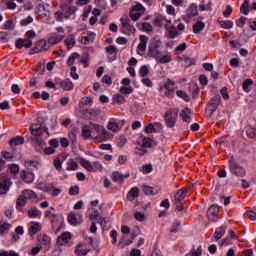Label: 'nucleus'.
I'll return each mask as SVG.
<instances>
[{"label": "nucleus", "mask_w": 256, "mask_h": 256, "mask_svg": "<svg viewBox=\"0 0 256 256\" xmlns=\"http://www.w3.org/2000/svg\"><path fill=\"white\" fill-rule=\"evenodd\" d=\"M58 11L54 13V19L58 22L73 21L77 17V7L73 5V0H64Z\"/></svg>", "instance_id": "f257e3e1"}, {"label": "nucleus", "mask_w": 256, "mask_h": 256, "mask_svg": "<svg viewBox=\"0 0 256 256\" xmlns=\"http://www.w3.org/2000/svg\"><path fill=\"white\" fill-rule=\"evenodd\" d=\"M30 133L32 137H41L43 133L49 135V128L45 126V118L38 116L35 122L30 125Z\"/></svg>", "instance_id": "f03ea898"}, {"label": "nucleus", "mask_w": 256, "mask_h": 256, "mask_svg": "<svg viewBox=\"0 0 256 256\" xmlns=\"http://www.w3.org/2000/svg\"><path fill=\"white\" fill-rule=\"evenodd\" d=\"M179 120V108H169L164 114V121L168 129H173Z\"/></svg>", "instance_id": "7ed1b4c3"}, {"label": "nucleus", "mask_w": 256, "mask_h": 256, "mask_svg": "<svg viewBox=\"0 0 256 256\" xmlns=\"http://www.w3.org/2000/svg\"><path fill=\"white\" fill-rule=\"evenodd\" d=\"M219 105H221V95L216 94L207 103L206 115L208 119L213 117L215 111L219 108Z\"/></svg>", "instance_id": "20e7f679"}, {"label": "nucleus", "mask_w": 256, "mask_h": 256, "mask_svg": "<svg viewBox=\"0 0 256 256\" xmlns=\"http://www.w3.org/2000/svg\"><path fill=\"white\" fill-rule=\"evenodd\" d=\"M161 47V40L152 39L150 40L149 46H148V57H152V59H155L156 61H159V57H161V51H159V48Z\"/></svg>", "instance_id": "39448f33"}, {"label": "nucleus", "mask_w": 256, "mask_h": 256, "mask_svg": "<svg viewBox=\"0 0 256 256\" xmlns=\"http://www.w3.org/2000/svg\"><path fill=\"white\" fill-rule=\"evenodd\" d=\"M228 168H229L231 175H235V177H243L246 174L245 168H243V166L237 164L233 157H231L228 160Z\"/></svg>", "instance_id": "423d86ee"}, {"label": "nucleus", "mask_w": 256, "mask_h": 256, "mask_svg": "<svg viewBox=\"0 0 256 256\" xmlns=\"http://www.w3.org/2000/svg\"><path fill=\"white\" fill-rule=\"evenodd\" d=\"M160 91L163 92L164 97H173L175 93V81L168 78L163 86L160 87Z\"/></svg>", "instance_id": "0eeeda50"}, {"label": "nucleus", "mask_w": 256, "mask_h": 256, "mask_svg": "<svg viewBox=\"0 0 256 256\" xmlns=\"http://www.w3.org/2000/svg\"><path fill=\"white\" fill-rule=\"evenodd\" d=\"M29 141L31 142L34 150L37 151V153H43V151H45V146H47V143L43 140L41 136H30Z\"/></svg>", "instance_id": "6e6552de"}, {"label": "nucleus", "mask_w": 256, "mask_h": 256, "mask_svg": "<svg viewBox=\"0 0 256 256\" xmlns=\"http://www.w3.org/2000/svg\"><path fill=\"white\" fill-rule=\"evenodd\" d=\"M54 82L62 91H73L75 85L73 84V81L71 79L66 78V79H61L59 77L54 78Z\"/></svg>", "instance_id": "1a4fd4ad"}, {"label": "nucleus", "mask_w": 256, "mask_h": 256, "mask_svg": "<svg viewBox=\"0 0 256 256\" xmlns=\"http://www.w3.org/2000/svg\"><path fill=\"white\" fill-rule=\"evenodd\" d=\"M51 45L47 43V40L41 39L38 40L34 47L30 49L29 55H35V53H41V51H48L50 49Z\"/></svg>", "instance_id": "9d476101"}, {"label": "nucleus", "mask_w": 256, "mask_h": 256, "mask_svg": "<svg viewBox=\"0 0 256 256\" xmlns=\"http://www.w3.org/2000/svg\"><path fill=\"white\" fill-rule=\"evenodd\" d=\"M120 22L122 25V33L124 35H135V26L131 25V20L129 18H120Z\"/></svg>", "instance_id": "9b49d317"}, {"label": "nucleus", "mask_w": 256, "mask_h": 256, "mask_svg": "<svg viewBox=\"0 0 256 256\" xmlns=\"http://www.w3.org/2000/svg\"><path fill=\"white\" fill-rule=\"evenodd\" d=\"M11 185H13V182H11V179L9 177H1L0 179V197L1 195H7L9 193V189H11Z\"/></svg>", "instance_id": "f8f14e48"}, {"label": "nucleus", "mask_w": 256, "mask_h": 256, "mask_svg": "<svg viewBox=\"0 0 256 256\" xmlns=\"http://www.w3.org/2000/svg\"><path fill=\"white\" fill-rule=\"evenodd\" d=\"M207 217L209 221L217 223L219 221V205L212 204L207 211Z\"/></svg>", "instance_id": "ddd939ff"}, {"label": "nucleus", "mask_w": 256, "mask_h": 256, "mask_svg": "<svg viewBox=\"0 0 256 256\" xmlns=\"http://www.w3.org/2000/svg\"><path fill=\"white\" fill-rule=\"evenodd\" d=\"M140 43L137 46V54L144 55L147 51V44L149 43V38L146 35L141 34L139 36Z\"/></svg>", "instance_id": "4468645a"}, {"label": "nucleus", "mask_w": 256, "mask_h": 256, "mask_svg": "<svg viewBox=\"0 0 256 256\" xmlns=\"http://www.w3.org/2000/svg\"><path fill=\"white\" fill-rule=\"evenodd\" d=\"M129 177H131V174L129 172H127L126 174H121V172L119 171H114L112 172V176L111 179L113 181V183H123V181H125V179H129Z\"/></svg>", "instance_id": "2eb2a0df"}, {"label": "nucleus", "mask_w": 256, "mask_h": 256, "mask_svg": "<svg viewBox=\"0 0 256 256\" xmlns=\"http://www.w3.org/2000/svg\"><path fill=\"white\" fill-rule=\"evenodd\" d=\"M15 47L16 49H23V47H25V49H31V47H33V40L18 38L15 42Z\"/></svg>", "instance_id": "dca6fc26"}, {"label": "nucleus", "mask_w": 256, "mask_h": 256, "mask_svg": "<svg viewBox=\"0 0 256 256\" xmlns=\"http://www.w3.org/2000/svg\"><path fill=\"white\" fill-rule=\"evenodd\" d=\"M191 189H193V186H187V187L181 188L175 194L174 199H176L178 201H183V199H185V197H187V193H189V191H191Z\"/></svg>", "instance_id": "f3484780"}, {"label": "nucleus", "mask_w": 256, "mask_h": 256, "mask_svg": "<svg viewBox=\"0 0 256 256\" xmlns=\"http://www.w3.org/2000/svg\"><path fill=\"white\" fill-rule=\"evenodd\" d=\"M164 27L168 33L169 39H176V37L179 36V31H177V27L174 25L165 24Z\"/></svg>", "instance_id": "a211bd4d"}, {"label": "nucleus", "mask_w": 256, "mask_h": 256, "mask_svg": "<svg viewBox=\"0 0 256 256\" xmlns=\"http://www.w3.org/2000/svg\"><path fill=\"white\" fill-rule=\"evenodd\" d=\"M52 228L53 229H60L61 223H63V215L55 214L51 218Z\"/></svg>", "instance_id": "6ab92c4d"}, {"label": "nucleus", "mask_w": 256, "mask_h": 256, "mask_svg": "<svg viewBox=\"0 0 256 256\" xmlns=\"http://www.w3.org/2000/svg\"><path fill=\"white\" fill-rule=\"evenodd\" d=\"M180 117L184 123H191L193 121V118H191V109L187 107L181 111Z\"/></svg>", "instance_id": "aec40b11"}, {"label": "nucleus", "mask_w": 256, "mask_h": 256, "mask_svg": "<svg viewBox=\"0 0 256 256\" xmlns=\"http://www.w3.org/2000/svg\"><path fill=\"white\" fill-rule=\"evenodd\" d=\"M41 231V223L39 222H32L29 225L28 233L30 237H33V235H36V233H39Z\"/></svg>", "instance_id": "412c9836"}, {"label": "nucleus", "mask_w": 256, "mask_h": 256, "mask_svg": "<svg viewBox=\"0 0 256 256\" xmlns=\"http://www.w3.org/2000/svg\"><path fill=\"white\" fill-rule=\"evenodd\" d=\"M64 43H65L68 51L70 49H73V47H75V44L77 43V41L75 40V35H73V34L68 35L66 37V39L64 40Z\"/></svg>", "instance_id": "4be33fe9"}, {"label": "nucleus", "mask_w": 256, "mask_h": 256, "mask_svg": "<svg viewBox=\"0 0 256 256\" xmlns=\"http://www.w3.org/2000/svg\"><path fill=\"white\" fill-rule=\"evenodd\" d=\"M144 195H157L159 193V188H155L149 185H142Z\"/></svg>", "instance_id": "5701e85b"}, {"label": "nucleus", "mask_w": 256, "mask_h": 256, "mask_svg": "<svg viewBox=\"0 0 256 256\" xmlns=\"http://www.w3.org/2000/svg\"><path fill=\"white\" fill-rule=\"evenodd\" d=\"M188 17H197L199 15V9L197 4L192 3L186 11Z\"/></svg>", "instance_id": "b1692460"}, {"label": "nucleus", "mask_w": 256, "mask_h": 256, "mask_svg": "<svg viewBox=\"0 0 256 256\" xmlns=\"http://www.w3.org/2000/svg\"><path fill=\"white\" fill-rule=\"evenodd\" d=\"M38 241L40 245H44L45 249H49V245H51V238L46 234L40 235L38 237Z\"/></svg>", "instance_id": "393cba45"}, {"label": "nucleus", "mask_w": 256, "mask_h": 256, "mask_svg": "<svg viewBox=\"0 0 256 256\" xmlns=\"http://www.w3.org/2000/svg\"><path fill=\"white\" fill-rule=\"evenodd\" d=\"M192 29H193V33L197 35L201 33L203 29H205V23L201 20H198L195 24H193Z\"/></svg>", "instance_id": "a878e982"}, {"label": "nucleus", "mask_w": 256, "mask_h": 256, "mask_svg": "<svg viewBox=\"0 0 256 256\" xmlns=\"http://www.w3.org/2000/svg\"><path fill=\"white\" fill-rule=\"evenodd\" d=\"M225 229H227L226 226H220V227L216 228V230L213 234L215 241H219V239H221V237H223V235H225Z\"/></svg>", "instance_id": "bb28decb"}, {"label": "nucleus", "mask_w": 256, "mask_h": 256, "mask_svg": "<svg viewBox=\"0 0 256 256\" xmlns=\"http://www.w3.org/2000/svg\"><path fill=\"white\" fill-rule=\"evenodd\" d=\"M23 143H25V138L21 135H18L16 137H12L9 140V145L19 146V145H23Z\"/></svg>", "instance_id": "cd10ccee"}, {"label": "nucleus", "mask_w": 256, "mask_h": 256, "mask_svg": "<svg viewBox=\"0 0 256 256\" xmlns=\"http://www.w3.org/2000/svg\"><path fill=\"white\" fill-rule=\"evenodd\" d=\"M80 165L83 166L84 169H86V171H89L90 173H92L94 171L93 163H91V161H89L85 158H80Z\"/></svg>", "instance_id": "c85d7f7f"}, {"label": "nucleus", "mask_w": 256, "mask_h": 256, "mask_svg": "<svg viewBox=\"0 0 256 256\" xmlns=\"http://www.w3.org/2000/svg\"><path fill=\"white\" fill-rule=\"evenodd\" d=\"M61 41H63V36L61 34H56L48 38L49 45H57V43H61Z\"/></svg>", "instance_id": "c756f323"}, {"label": "nucleus", "mask_w": 256, "mask_h": 256, "mask_svg": "<svg viewBox=\"0 0 256 256\" xmlns=\"http://www.w3.org/2000/svg\"><path fill=\"white\" fill-rule=\"evenodd\" d=\"M87 215H88L90 221H95V219H97V217H99V210H97L93 207H90L87 210Z\"/></svg>", "instance_id": "7c9ffc66"}, {"label": "nucleus", "mask_w": 256, "mask_h": 256, "mask_svg": "<svg viewBox=\"0 0 256 256\" xmlns=\"http://www.w3.org/2000/svg\"><path fill=\"white\" fill-rule=\"evenodd\" d=\"M154 145H157V143H155L153 141V139L149 138V137H144L142 139V147H145V148H153Z\"/></svg>", "instance_id": "2f4dec72"}, {"label": "nucleus", "mask_w": 256, "mask_h": 256, "mask_svg": "<svg viewBox=\"0 0 256 256\" xmlns=\"http://www.w3.org/2000/svg\"><path fill=\"white\" fill-rule=\"evenodd\" d=\"M41 215H43V212H41V210L37 208H32L28 210V217H30L31 219H36V217H41Z\"/></svg>", "instance_id": "473e14b6"}, {"label": "nucleus", "mask_w": 256, "mask_h": 256, "mask_svg": "<svg viewBox=\"0 0 256 256\" xmlns=\"http://www.w3.org/2000/svg\"><path fill=\"white\" fill-rule=\"evenodd\" d=\"M22 196L27 201V199H37V194L33 190H24Z\"/></svg>", "instance_id": "72a5a7b5"}, {"label": "nucleus", "mask_w": 256, "mask_h": 256, "mask_svg": "<svg viewBox=\"0 0 256 256\" xmlns=\"http://www.w3.org/2000/svg\"><path fill=\"white\" fill-rule=\"evenodd\" d=\"M176 95L177 97H179V99H183V101H186V103H189V101H191V97H189V94H187V92L183 90H177Z\"/></svg>", "instance_id": "f704fd0d"}, {"label": "nucleus", "mask_w": 256, "mask_h": 256, "mask_svg": "<svg viewBox=\"0 0 256 256\" xmlns=\"http://www.w3.org/2000/svg\"><path fill=\"white\" fill-rule=\"evenodd\" d=\"M75 59H79V53L73 52L67 59L66 65L68 67H73V64L75 63Z\"/></svg>", "instance_id": "c9c22d12"}, {"label": "nucleus", "mask_w": 256, "mask_h": 256, "mask_svg": "<svg viewBox=\"0 0 256 256\" xmlns=\"http://www.w3.org/2000/svg\"><path fill=\"white\" fill-rule=\"evenodd\" d=\"M79 169V165L75 162V160L70 159L67 162L66 171H77Z\"/></svg>", "instance_id": "e433bc0d"}, {"label": "nucleus", "mask_w": 256, "mask_h": 256, "mask_svg": "<svg viewBox=\"0 0 256 256\" xmlns=\"http://www.w3.org/2000/svg\"><path fill=\"white\" fill-rule=\"evenodd\" d=\"M251 85H253V80L248 78L246 80H244V82L242 83V89L245 93H249V91H251Z\"/></svg>", "instance_id": "4c0bfd02"}, {"label": "nucleus", "mask_w": 256, "mask_h": 256, "mask_svg": "<svg viewBox=\"0 0 256 256\" xmlns=\"http://www.w3.org/2000/svg\"><path fill=\"white\" fill-rule=\"evenodd\" d=\"M219 25L222 29H233V21L231 20H220Z\"/></svg>", "instance_id": "58836bf2"}, {"label": "nucleus", "mask_w": 256, "mask_h": 256, "mask_svg": "<svg viewBox=\"0 0 256 256\" xmlns=\"http://www.w3.org/2000/svg\"><path fill=\"white\" fill-rule=\"evenodd\" d=\"M112 101L117 105H123V103H125V96L121 94H115L112 98Z\"/></svg>", "instance_id": "ea45409f"}, {"label": "nucleus", "mask_w": 256, "mask_h": 256, "mask_svg": "<svg viewBox=\"0 0 256 256\" xmlns=\"http://www.w3.org/2000/svg\"><path fill=\"white\" fill-rule=\"evenodd\" d=\"M251 0H244L243 4L240 6V12L243 13V15H249V3Z\"/></svg>", "instance_id": "a19ab883"}, {"label": "nucleus", "mask_w": 256, "mask_h": 256, "mask_svg": "<svg viewBox=\"0 0 256 256\" xmlns=\"http://www.w3.org/2000/svg\"><path fill=\"white\" fill-rule=\"evenodd\" d=\"M68 222L70 223V225H77V223H79V219L77 218V214H75V212L69 213Z\"/></svg>", "instance_id": "79ce46f5"}, {"label": "nucleus", "mask_w": 256, "mask_h": 256, "mask_svg": "<svg viewBox=\"0 0 256 256\" xmlns=\"http://www.w3.org/2000/svg\"><path fill=\"white\" fill-rule=\"evenodd\" d=\"M82 137L83 139H91V129H89V126H82Z\"/></svg>", "instance_id": "37998d69"}, {"label": "nucleus", "mask_w": 256, "mask_h": 256, "mask_svg": "<svg viewBox=\"0 0 256 256\" xmlns=\"http://www.w3.org/2000/svg\"><path fill=\"white\" fill-rule=\"evenodd\" d=\"M127 197H131L132 199H137L139 197V188L133 187L129 190Z\"/></svg>", "instance_id": "c03bdc74"}, {"label": "nucleus", "mask_w": 256, "mask_h": 256, "mask_svg": "<svg viewBox=\"0 0 256 256\" xmlns=\"http://www.w3.org/2000/svg\"><path fill=\"white\" fill-rule=\"evenodd\" d=\"M93 129L94 131L98 132L99 135H103L104 137L107 135V130H105V128L99 124H94Z\"/></svg>", "instance_id": "a18cd8bd"}, {"label": "nucleus", "mask_w": 256, "mask_h": 256, "mask_svg": "<svg viewBox=\"0 0 256 256\" xmlns=\"http://www.w3.org/2000/svg\"><path fill=\"white\" fill-rule=\"evenodd\" d=\"M107 127H108L109 131H119V123L115 120L109 121Z\"/></svg>", "instance_id": "49530a36"}, {"label": "nucleus", "mask_w": 256, "mask_h": 256, "mask_svg": "<svg viewBox=\"0 0 256 256\" xmlns=\"http://www.w3.org/2000/svg\"><path fill=\"white\" fill-rule=\"evenodd\" d=\"M140 171L143 173V175H149L153 171V166L151 164H145L142 166Z\"/></svg>", "instance_id": "de8ad7c7"}, {"label": "nucleus", "mask_w": 256, "mask_h": 256, "mask_svg": "<svg viewBox=\"0 0 256 256\" xmlns=\"http://www.w3.org/2000/svg\"><path fill=\"white\" fill-rule=\"evenodd\" d=\"M246 135L249 139H256V128L250 127L246 130Z\"/></svg>", "instance_id": "09e8293b"}, {"label": "nucleus", "mask_w": 256, "mask_h": 256, "mask_svg": "<svg viewBox=\"0 0 256 256\" xmlns=\"http://www.w3.org/2000/svg\"><path fill=\"white\" fill-rule=\"evenodd\" d=\"M139 75L140 77H147V75H149V66H141V68L139 69Z\"/></svg>", "instance_id": "8fccbe9b"}, {"label": "nucleus", "mask_w": 256, "mask_h": 256, "mask_svg": "<svg viewBox=\"0 0 256 256\" xmlns=\"http://www.w3.org/2000/svg\"><path fill=\"white\" fill-rule=\"evenodd\" d=\"M27 203V200L21 195L18 197V199L16 200V207L19 209V207H25Z\"/></svg>", "instance_id": "3c124183"}, {"label": "nucleus", "mask_w": 256, "mask_h": 256, "mask_svg": "<svg viewBox=\"0 0 256 256\" xmlns=\"http://www.w3.org/2000/svg\"><path fill=\"white\" fill-rule=\"evenodd\" d=\"M79 131L77 130V128H71L68 135L70 137V139H72L73 143H75V141H77V133Z\"/></svg>", "instance_id": "603ef678"}, {"label": "nucleus", "mask_w": 256, "mask_h": 256, "mask_svg": "<svg viewBox=\"0 0 256 256\" xmlns=\"http://www.w3.org/2000/svg\"><path fill=\"white\" fill-rule=\"evenodd\" d=\"M179 227H181V222L175 221L172 223V226L170 228V233H178Z\"/></svg>", "instance_id": "864d4df0"}, {"label": "nucleus", "mask_w": 256, "mask_h": 256, "mask_svg": "<svg viewBox=\"0 0 256 256\" xmlns=\"http://www.w3.org/2000/svg\"><path fill=\"white\" fill-rule=\"evenodd\" d=\"M245 23H247V18L244 16H241L239 19L236 20V26H238L240 29H243V27H245Z\"/></svg>", "instance_id": "5fc2aeb1"}, {"label": "nucleus", "mask_w": 256, "mask_h": 256, "mask_svg": "<svg viewBox=\"0 0 256 256\" xmlns=\"http://www.w3.org/2000/svg\"><path fill=\"white\" fill-rule=\"evenodd\" d=\"M141 26L146 33H151V31H153V25H151L149 22H142Z\"/></svg>", "instance_id": "6e6d98bb"}, {"label": "nucleus", "mask_w": 256, "mask_h": 256, "mask_svg": "<svg viewBox=\"0 0 256 256\" xmlns=\"http://www.w3.org/2000/svg\"><path fill=\"white\" fill-rule=\"evenodd\" d=\"M144 133H157L154 124L149 123L148 125H146L144 128Z\"/></svg>", "instance_id": "4d7b16f0"}, {"label": "nucleus", "mask_w": 256, "mask_h": 256, "mask_svg": "<svg viewBox=\"0 0 256 256\" xmlns=\"http://www.w3.org/2000/svg\"><path fill=\"white\" fill-rule=\"evenodd\" d=\"M30 23H33L32 16H27L26 18L20 21V25H22V27H27V25H30Z\"/></svg>", "instance_id": "13d9d810"}, {"label": "nucleus", "mask_w": 256, "mask_h": 256, "mask_svg": "<svg viewBox=\"0 0 256 256\" xmlns=\"http://www.w3.org/2000/svg\"><path fill=\"white\" fill-rule=\"evenodd\" d=\"M80 62L82 63L83 68L87 69V67H89V54H84Z\"/></svg>", "instance_id": "bf43d9fd"}, {"label": "nucleus", "mask_w": 256, "mask_h": 256, "mask_svg": "<svg viewBox=\"0 0 256 256\" xmlns=\"http://www.w3.org/2000/svg\"><path fill=\"white\" fill-rule=\"evenodd\" d=\"M141 18V12H135L134 10H130V19L133 21H139Z\"/></svg>", "instance_id": "052dcab7"}, {"label": "nucleus", "mask_w": 256, "mask_h": 256, "mask_svg": "<svg viewBox=\"0 0 256 256\" xmlns=\"http://www.w3.org/2000/svg\"><path fill=\"white\" fill-rule=\"evenodd\" d=\"M200 91H201V89L199 88V86H197V84H195L193 86V90H192V99H198Z\"/></svg>", "instance_id": "680f3d73"}, {"label": "nucleus", "mask_w": 256, "mask_h": 256, "mask_svg": "<svg viewBox=\"0 0 256 256\" xmlns=\"http://www.w3.org/2000/svg\"><path fill=\"white\" fill-rule=\"evenodd\" d=\"M0 256H19V253L15 252L14 250H3L0 252Z\"/></svg>", "instance_id": "e2e57ef3"}, {"label": "nucleus", "mask_w": 256, "mask_h": 256, "mask_svg": "<svg viewBox=\"0 0 256 256\" xmlns=\"http://www.w3.org/2000/svg\"><path fill=\"white\" fill-rule=\"evenodd\" d=\"M11 229V224L4 222L0 225V233H7Z\"/></svg>", "instance_id": "0e129e2a"}, {"label": "nucleus", "mask_w": 256, "mask_h": 256, "mask_svg": "<svg viewBox=\"0 0 256 256\" xmlns=\"http://www.w3.org/2000/svg\"><path fill=\"white\" fill-rule=\"evenodd\" d=\"M92 167H93V169H94L92 172H95V171H103V164H101L100 161H95V162H93Z\"/></svg>", "instance_id": "69168bd1"}, {"label": "nucleus", "mask_w": 256, "mask_h": 256, "mask_svg": "<svg viewBox=\"0 0 256 256\" xmlns=\"http://www.w3.org/2000/svg\"><path fill=\"white\" fill-rule=\"evenodd\" d=\"M54 167L57 171H61L63 167V162H61V159H59V157H56L54 159Z\"/></svg>", "instance_id": "338daca9"}, {"label": "nucleus", "mask_w": 256, "mask_h": 256, "mask_svg": "<svg viewBox=\"0 0 256 256\" xmlns=\"http://www.w3.org/2000/svg\"><path fill=\"white\" fill-rule=\"evenodd\" d=\"M246 215H247L248 219H250V221H256V208H255V210H248L246 212Z\"/></svg>", "instance_id": "774afa93"}]
</instances>
